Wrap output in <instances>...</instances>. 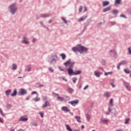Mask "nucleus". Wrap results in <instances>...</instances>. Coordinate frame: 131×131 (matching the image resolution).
<instances>
[{
    "label": "nucleus",
    "mask_w": 131,
    "mask_h": 131,
    "mask_svg": "<svg viewBox=\"0 0 131 131\" xmlns=\"http://www.w3.org/2000/svg\"><path fill=\"white\" fill-rule=\"evenodd\" d=\"M9 10L11 13V15H15L17 11H18V7L17 6V4L13 3L8 7Z\"/></svg>",
    "instance_id": "obj_1"
},
{
    "label": "nucleus",
    "mask_w": 131,
    "mask_h": 131,
    "mask_svg": "<svg viewBox=\"0 0 131 131\" xmlns=\"http://www.w3.org/2000/svg\"><path fill=\"white\" fill-rule=\"evenodd\" d=\"M57 59H58V56L54 54L51 56L49 59V62L50 65H55L57 63Z\"/></svg>",
    "instance_id": "obj_2"
},
{
    "label": "nucleus",
    "mask_w": 131,
    "mask_h": 131,
    "mask_svg": "<svg viewBox=\"0 0 131 131\" xmlns=\"http://www.w3.org/2000/svg\"><path fill=\"white\" fill-rule=\"evenodd\" d=\"M89 49L85 47L82 46L81 45H79V53L80 54H87Z\"/></svg>",
    "instance_id": "obj_3"
},
{
    "label": "nucleus",
    "mask_w": 131,
    "mask_h": 131,
    "mask_svg": "<svg viewBox=\"0 0 131 131\" xmlns=\"http://www.w3.org/2000/svg\"><path fill=\"white\" fill-rule=\"evenodd\" d=\"M108 54L110 57H112L113 58H117V57H118L117 52H116V50H110L108 52Z\"/></svg>",
    "instance_id": "obj_4"
},
{
    "label": "nucleus",
    "mask_w": 131,
    "mask_h": 131,
    "mask_svg": "<svg viewBox=\"0 0 131 131\" xmlns=\"http://www.w3.org/2000/svg\"><path fill=\"white\" fill-rule=\"evenodd\" d=\"M70 64L69 68L67 70L68 74H71V73H73V68H74V64H75V62H71L70 61V63H69Z\"/></svg>",
    "instance_id": "obj_5"
},
{
    "label": "nucleus",
    "mask_w": 131,
    "mask_h": 131,
    "mask_svg": "<svg viewBox=\"0 0 131 131\" xmlns=\"http://www.w3.org/2000/svg\"><path fill=\"white\" fill-rule=\"evenodd\" d=\"M21 43L23 45H26L27 46L30 43V41H29L28 38H27L26 36H23L22 40H21Z\"/></svg>",
    "instance_id": "obj_6"
},
{
    "label": "nucleus",
    "mask_w": 131,
    "mask_h": 131,
    "mask_svg": "<svg viewBox=\"0 0 131 131\" xmlns=\"http://www.w3.org/2000/svg\"><path fill=\"white\" fill-rule=\"evenodd\" d=\"M27 94V91L24 89H20L18 92V96H23Z\"/></svg>",
    "instance_id": "obj_7"
},
{
    "label": "nucleus",
    "mask_w": 131,
    "mask_h": 131,
    "mask_svg": "<svg viewBox=\"0 0 131 131\" xmlns=\"http://www.w3.org/2000/svg\"><path fill=\"white\" fill-rule=\"evenodd\" d=\"M79 74H81V71L77 70L75 72H74L73 71V73H71V74H69V75H70V76H71L72 75H79Z\"/></svg>",
    "instance_id": "obj_8"
},
{
    "label": "nucleus",
    "mask_w": 131,
    "mask_h": 131,
    "mask_svg": "<svg viewBox=\"0 0 131 131\" xmlns=\"http://www.w3.org/2000/svg\"><path fill=\"white\" fill-rule=\"evenodd\" d=\"M79 102V100H78V99H76L72 101H69V104H71L72 106H75V105H77V104H78Z\"/></svg>",
    "instance_id": "obj_9"
},
{
    "label": "nucleus",
    "mask_w": 131,
    "mask_h": 131,
    "mask_svg": "<svg viewBox=\"0 0 131 131\" xmlns=\"http://www.w3.org/2000/svg\"><path fill=\"white\" fill-rule=\"evenodd\" d=\"M27 120H28V118H27V116L25 115L24 116H22L21 117H20L19 119H18V121H27Z\"/></svg>",
    "instance_id": "obj_10"
},
{
    "label": "nucleus",
    "mask_w": 131,
    "mask_h": 131,
    "mask_svg": "<svg viewBox=\"0 0 131 131\" xmlns=\"http://www.w3.org/2000/svg\"><path fill=\"white\" fill-rule=\"evenodd\" d=\"M61 111H63L65 113H67V112H70V109L67 106H62L61 107Z\"/></svg>",
    "instance_id": "obj_11"
},
{
    "label": "nucleus",
    "mask_w": 131,
    "mask_h": 131,
    "mask_svg": "<svg viewBox=\"0 0 131 131\" xmlns=\"http://www.w3.org/2000/svg\"><path fill=\"white\" fill-rule=\"evenodd\" d=\"M73 52L76 53V52H79V45H78L76 46V47H73L72 48Z\"/></svg>",
    "instance_id": "obj_12"
},
{
    "label": "nucleus",
    "mask_w": 131,
    "mask_h": 131,
    "mask_svg": "<svg viewBox=\"0 0 131 131\" xmlns=\"http://www.w3.org/2000/svg\"><path fill=\"white\" fill-rule=\"evenodd\" d=\"M101 121L102 122V123H104V124H107L109 122V120L105 119V118H101Z\"/></svg>",
    "instance_id": "obj_13"
},
{
    "label": "nucleus",
    "mask_w": 131,
    "mask_h": 131,
    "mask_svg": "<svg viewBox=\"0 0 131 131\" xmlns=\"http://www.w3.org/2000/svg\"><path fill=\"white\" fill-rule=\"evenodd\" d=\"M85 117L86 118L87 121H88V122H90L91 121L92 116H91V115H89V113L85 114Z\"/></svg>",
    "instance_id": "obj_14"
},
{
    "label": "nucleus",
    "mask_w": 131,
    "mask_h": 131,
    "mask_svg": "<svg viewBox=\"0 0 131 131\" xmlns=\"http://www.w3.org/2000/svg\"><path fill=\"white\" fill-rule=\"evenodd\" d=\"M40 18H47L48 17H51V14H41L40 15Z\"/></svg>",
    "instance_id": "obj_15"
},
{
    "label": "nucleus",
    "mask_w": 131,
    "mask_h": 131,
    "mask_svg": "<svg viewBox=\"0 0 131 131\" xmlns=\"http://www.w3.org/2000/svg\"><path fill=\"white\" fill-rule=\"evenodd\" d=\"M50 105H51V104L50 103L49 101H46L45 104H43L42 107V108H47V107H48V106H50Z\"/></svg>",
    "instance_id": "obj_16"
},
{
    "label": "nucleus",
    "mask_w": 131,
    "mask_h": 131,
    "mask_svg": "<svg viewBox=\"0 0 131 131\" xmlns=\"http://www.w3.org/2000/svg\"><path fill=\"white\" fill-rule=\"evenodd\" d=\"M104 96L105 98H110L111 96V93H110L109 92H106L104 93Z\"/></svg>",
    "instance_id": "obj_17"
},
{
    "label": "nucleus",
    "mask_w": 131,
    "mask_h": 131,
    "mask_svg": "<svg viewBox=\"0 0 131 131\" xmlns=\"http://www.w3.org/2000/svg\"><path fill=\"white\" fill-rule=\"evenodd\" d=\"M111 10V7L108 6L103 9L102 12L103 13H106V12H108V11H110Z\"/></svg>",
    "instance_id": "obj_18"
},
{
    "label": "nucleus",
    "mask_w": 131,
    "mask_h": 131,
    "mask_svg": "<svg viewBox=\"0 0 131 131\" xmlns=\"http://www.w3.org/2000/svg\"><path fill=\"white\" fill-rule=\"evenodd\" d=\"M25 71H28V72H30L31 71V67L30 66H26V69Z\"/></svg>",
    "instance_id": "obj_19"
},
{
    "label": "nucleus",
    "mask_w": 131,
    "mask_h": 131,
    "mask_svg": "<svg viewBox=\"0 0 131 131\" xmlns=\"http://www.w3.org/2000/svg\"><path fill=\"white\" fill-rule=\"evenodd\" d=\"M87 17H88L87 16H82V17H80L78 20V22H81V21H84V20H85L86 19Z\"/></svg>",
    "instance_id": "obj_20"
},
{
    "label": "nucleus",
    "mask_w": 131,
    "mask_h": 131,
    "mask_svg": "<svg viewBox=\"0 0 131 131\" xmlns=\"http://www.w3.org/2000/svg\"><path fill=\"white\" fill-rule=\"evenodd\" d=\"M107 6H109V1H104L102 3V6L106 7Z\"/></svg>",
    "instance_id": "obj_21"
},
{
    "label": "nucleus",
    "mask_w": 131,
    "mask_h": 131,
    "mask_svg": "<svg viewBox=\"0 0 131 131\" xmlns=\"http://www.w3.org/2000/svg\"><path fill=\"white\" fill-rule=\"evenodd\" d=\"M119 63H120V65H126V64H127V61L121 60Z\"/></svg>",
    "instance_id": "obj_22"
},
{
    "label": "nucleus",
    "mask_w": 131,
    "mask_h": 131,
    "mask_svg": "<svg viewBox=\"0 0 131 131\" xmlns=\"http://www.w3.org/2000/svg\"><path fill=\"white\" fill-rule=\"evenodd\" d=\"M94 75H95V76H96V77H100L101 74H100V72L96 71L94 72Z\"/></svg>",
    "instance_id": "obj_23"
},
{
    "label": "nucleus",
    "mask_w": 131,
    "mask_h": 131,
    "mask_svg": "<svg viewBox=\"0 0 131 131\" xmlns=\"http://www.w3.org/2000/svg\"><path fill=\"white\" fill-rule=\"evenodd\" d=\"M112 13L113 15H115V16H116V14H118V10L116 9H114L112 11Z\"/></svg>",
    "instance_id": "obj_24"
},
{
    "label": "nucleus",
    "mask_w": 131,
    "mask_h": 131,
    "mask_svg": "<svg viewBox=\"0 0 131 131\" xmlns=\"http://www.w3.org/2000/svg\"><path fill=\"white\" fill-rule=\"evenodd\" d=\"M17 95V89H15L12 94H11V97H15Z\"/></svg>",
    "instance_id": "obj_25"
},
{
    "label": "nucleus",
    "mask_w": 131,
    "mask_h": 131,
    "mask_svg": "<svg viewBox=\"0 0 131 131\" xmlns=\"http://www.w3.org/2000/svg\"><path fill=\"white\" fill-rule=\"evenodd\" d=\"M70 62H71V59H69L68 61L63 63V65H64L66 67H68V64H70Z\"/></svg>",
    "instance_id": "obj_26"
},
{
    "label": "nucleus",
    "mask_w": 131,
    "mask_h": 131,
    "mask_svg": "<svg viewBox=\"0 0 131 131\" xmlns=\"http://www.w3.org/2000/svg\"><path fill=\"white\" fill-rule=\"evenodd\" d=\"M121 4V0H115V6H117V5Z\"/></svg>",
    "instance_id": "obj_27"
},
{
    "label": "nucleus",
    "mask_w": 131,
    "mask_h": 131,
    "mask_svg": "<svg viewBox=\"0 0 131 131\" xmlns=\"http://www.w3.org/2000/svg\"><path fill=\"white\" fill-rule=\"evenodd\" d=\"M57 100L60 101V102H63L64 101V98L60 96H57Z\"/></svg>",
    "instance_id": "obj_28"
},
{
    "label": "nucleus",
    "mask_w": 131,
    "mask_h": 131,
    "mask_svg": "<svg viewBox=\"0 0 131 131\" xmlns=\"http://www.w3.org/2000/svg\"><path fill=\"white\" fill-rule=\"evenodd\" d=\"M110 107H113V98H111L109 102Z\"/></svg>",
    "instance_id": "obj_29"
},
{
    "label": "nucleus",
    "mask_w": 131,
    "mask_h": 131,
    "mask_svg": "<svg viewBox=\"0 0 131 131\" xmlns=\"http://www.w3.org/2000/svg\"><path fill=\"white\" fill-rule=\"evenodd\" d=\"M33 100L35 102H38V101H40V98L38 97V94H37V95L36 96V97L34 98Z\"/></svg>",
    "instance_id": "obj_30"
},
{
    "label": "nucleus",
    "mask_w": 131,
    "mask_h": 131,
    "mask_svg": "<svg viewBox=\"0 0 131 131\" xmlns=\"http://www.w3.org/2000/svg\"><path fill=\"white\" fill-rule=\"evenodd\" d=\"M11 93H12V90H11L10 89L6 91V92H5V94H6V96H9L10 94H11Z\"/></svg>",
    "instance_id": "obj_31"
},
{
    "label": "nucleus",
    "mask_w": 131,
    "mask_h": 131,
    "mask_svg": "<svg viewBox=\"0 0 131 131\" xmlns=\"http://www.w3.org/2000/svg\"><path fill=\"white\" fill-rule=\"evenodd\" d=\"M31 124L32 125V126H37V122L34 121L31 122Z\"/></svg>",
    "instance_id": "obj_32"
},
{
    "label": "nucleus",
    "mask_w": 131,
    "mask_h": 131,
    "mask_svg": "<svg viewBox=\"0 0 131 131\" xmlns=\"http://www.w3.org/2000/svg\"><path fill=\"white\" fill-rule=\"evenodd\" d=\"M60 57H61V59L63 60H65L66 59V55L64 53H61L60 55Z\"/></svg>",
    "instance_id": "obj_33"
},
{
    "label": "nucleus",
    "mask_w": 131,
    "mask_h": 131,
    "mask_svg": "<svg viewBox=\"0 0 131 131\" xmlns=\"http://www.w3.org/2000/svg\"><path fill=\"white\" fill-rule=\"evenodd\" d=\"M12 68L11 69L12 70H16L17 69V64L15 63H13L12 64Z\"/></svg>",
    "instance_id": "obj_34"
},
{
    "label": "nucleus",
    "mask_w": 131,
    "mask_h": 131,
    "mask_svg": "<svg viewBox=\"0 0 131 131\" xmlns=\"http://www.w3.org/2000/svg\"><path fill=\"white\" fill-rule=\"evenodd\" d=\"M75 118L76 119V120L78 121V122H79V123H80L81 122V121H80V116H75Z\"/></svg>",
    "instance_id": "obj_35"
},
{
    "label": "nucleus",
    "mask_w": 131,
    "mask_h": 131,
    "mask_svg": "<svg viewBox=\"0 0 131 131\" xmlns=\"http://www.w3.org/2000/svg\"><path fill=\"white\" fill-rule=\"evenodd\" d=\"M124 71L125 73H127V74L130 73V71H129V70L128 69H124Z\"/></svg>",
    "instance_id": "obj_36"
},
{
    "label": "nucleus",
    "mask_w": 131,
    "mask_h": 131,
    "mask_svg": "<svg viewBox=\"0 0 131 131\" xmlns=\"http://www.w3.org/2000/svg\"><path fill=\"white\" fill-rule=\"evenodd\" d=\"M66 127L67 128V130L72 131V129H71V128H70L69 125H66Z\"/></svg>",
    "instance_id": "obj_37"
},
{
    "label": "nucleus",
    "mask_w": 131,
    "mask_h": 131,
    "mask_svg": "<svg viewBox=\"0 0 131 131\" xmlns=\"http://www.w3.org/2000/svg\"><path fill=\"white\" fill-rule=\"evenodd\" d=\"M61 19L63 21L65 24H66L67 25H68V23L67 22V20H66V19H65V18L62 17Z\"/></svg>",
    "instance_id": "obj_38"
},
{
    "label": "nucleus",
    "mask_w": 131,
    "mask_h": 131,
    "mask_svg": "<svg viewBox=\"0 0 131 131\" xmlns=\"http://www.w3.org/2000/svg\"><path fill=\"white\" fill-rule=\"evenodd\" d=\"M77 80V77H73L72 78V81L73 83H76V81Z\"/></svg>",
    "instance_id": "obj_39"
},
{
    "label": "nucleus",
    "mask_w": 131,
    "mask_h": 131,
    "mask_svg": "<svg viewBox=\"0 0 131 131\" xmlns=\"http://www.w3.org/2000/svg\"><path fill=\"white\" fill-rule=\"evenodd\" d=\"M68 92H69V93L70 94H72V93H73V89H71V88H69L68 89Z\"/></svg>",
    "instance_id": "obj_40"
},
{
    "label": "nucleus",
    "mask_w": 131,
    "mask_h": 131,
    "mask_svg": "<svg viewBox=\"0 0 131 131\" xmlns=\"http://www.w3.org/2000/svg\"><path fill=\"white\" fill-rule=\"evenodd\" d=\"M0 114H1V115L3 116V117L6 116V114L4 113V112H3V110L1 108H0Z\"/></svg>",
    "instance_id": "obj_41"
},
{
    "label": "nucleus",
    "mask_w": 131,
    "mask_h": 131,
    "mask_svg": "<svg viewBox=\"0 0 131 131\" xmlns=\"http://www.w3.org/2000/svg\"><path fill=\"white\" fill-rule=\"evenodd\" d=\"M128 122H129V118L126 119L124 122L125 124H128Z\"/></svg>",
    "instance_id": "obj_42"
},
{
    "label": "nucleus",
    "mask_w": 131,
    "mask_h": 131,
    "mask_svg": "<svg viewBox=\"0 0 131 131\" xmlns=\"http://www.w3.org/2000/svg\"><path fill=\"white\" fill-rule=\"evenodd\" d=\"M127 51L128 52L129 55H131V47H129L127 48Z\"/></svg>",
    "instance_id": "obj_43"
},
{
    "label": "nucleus",
    "mask_w": 131,
    "mask_h": 131,
    "mask_svg": "<svg viewBox=\"0 0 131 131\" xmlns=\"http://www.w3.org/2000/svg\"><path fill=\"white\" fill-rule=\"evenodd\" d=\"M113 72H107V73H104V75L105 76H107V75H108V74H112Z\"/></svg>",
    "instance_id": "obj_44"
},
{
    "label": "nucleus",
    "mask_w": 131,
    "mask_h": 131,
    "mask_svg": "<svg viewBox=\"0 0 131 131\" xmlns=\"http://www.w3.org/2000/svg\"><path fill=\"white\" fill-rule=\"evenodd\" d=\"M82 11V6H81L79 8V13H81Z\"/></svg>",
    "instance_id": "obj_45"
},
{
    "label": "nucleus",
    "mask_w": 131,
    "mask_h": 131,
    "mask_svg": "<svg viewBox=\"0 0 131 131\" xmlns=\"http://www.w3.org/2000/svg\"><path fill=\"white\" fill-rule=\"evenodd\" d=\"M40 24H41V25H42V27H44L45 28H47V27L45 26L42 21H40Z\"/></svg>",
    "instance_id": "obj_46"
},
{
    "label": "nucleus",
    "mask_w": 131,
    "mask_h": 131,
    "mask_svg": "<svg viewBox=\"0 0 131 131\" xmlns=\"http://www.w3.org/2000/svg\"><path fill=\"white\" fill-rule=\"evenodd\" d=\"M48 69L50 72H54V69H53L52 68L50 67L48 68Z\"/></svg>",
    "instance_id": "obj_47"
},
{
    "label": "nucleus",
    "mask_w": 131,
    "mask_h": 131,
    "mask_svg": "<svg viewBox=\"0 0 131 131\" xmlns=\"http://www.w3.org/2000/svg\"><path fill=\"white\" fill-rule=\"evenodd\" d=\"M39 114H40L41 118H43V112H41L39 113Z\"/></svg>",
    "instance_id": "obj_48"
},
{
    "label": "nucleus",
    "mask_w": 131,
    "mask_h": 131,
    "mask_svg": "<svg viewBox=\"0 0 131 131\" xmlns=\"http://www.w3.org/2000/svg\"><path fill=\"white\" fill-rule=\"evenodd\" d=\"M58 69H59V70H60V71H63V72L65 71V70H64V69H63L62 68V67H58Z\"/></svg>",
    "instance_id": "obj_49"
},
{
    "label": "nucleus",
    "mask_w": 131,
    "mask_h": 131,
    "mask_svg": "<svg viewBox=\"0 0 131 131\" xmlns=\"http://www.w3.org/2000/svg\"><path fill=\"white\" fill-rule=\"evenodd\" d=\"M47 99H48V97H47V96H43L42 97V100L43 101H45V100H47Z\"/></svg>",
    "instance_id": "obj_50"
},
{
    "label": "nucleus",
    "mask_w": 131,
    "mask_h": 131,
    "mask_svg": "<svg viewBox=\"0 0 131 131\" xmlns=\"http://www.w3.org/2000/svg\"><path fill=\"white\" fill-rule=\"evenodd\" d=\"M126 89L127 90V91H130V87L129 86H126Z\"/></svg>",
    "instance_id": "obj_51"
},
{
    "label": "nucleus",
    "mask_w": 131,
    "mask_h": 131,
    "mask_svg": "<svg viewBox=\"0 0 131 131\" xmlns=\"http://www.w3.org/2000/svg\"><path fill=\"white\" fill-rule=\"evenodd\" d=\"M34 94H36V95H37H37H38V93H37V92H36V91H34L31 93V95H34Z\"/></svg>",
    "instance_id": "obj_52"
},
{
    "label": "nucleus",
    "mask_w": 131,
    "mask_h": 131,
    "mask_svg": "<svg viewBox=\"0 0 131 131\" xmlns=\"http://www.w3.org/2000/svg\"><path fill=\"white\" fill-rule=\"evenodd\" d=\"M65 98L68 101H69V100H70V97L69 96H65Z\"/></svg>",
    "instance_id": "obj_53"
},
{
    "label": "nucleus",
    "mask_w": 131,
    "mask_h": 131,
    "mask_svg": "<svg viewBox=\"0 0 131 131\" xmlns=\"http://www.w3.org/2000/svg\"><path fill=\"white\" fill-rule=\"evenodd\" d=\"M120 66H121V64H120V63H119V64L117 67L118 70H119V69H120Z\"/></svg>",
    "instance_id": "obj_54"
},
{
    "label": "nucleus",
    "mask_w": 131,
    "mask_h": 131,
    "mask_svg": "<svg viewBox=\"0 0 131 131\" xmlns=\"http://www.w3.org/2000/svg\"><path fill=\"white\" fill-rule=\"evenodd\" d=\"M111 107H112V106H109V107L108 108V112H110V113L112 111V110L111 109Z\"/></svg>",
    "instance_id": "obj_55"
},
{
    "label": "nucleus",
    "mask_w": 131,
    "mask_h": 131,
    "mask_svg": "<svg viewBox=\"0 0 131 131\" xmlns=\"http://www.w3.org/2000/svg\"><path fill=\"white\" fill-rule=\"evenodd\" d=\"M12 107V104H7V108H11Z\"/></svg>",
    "instance_id": "obj_56"
},
{
    "label": "nucleus",
    "mask_w": 131,
    "mask_h": 131,
    "mask_svg": "<svg viewBox=\"0 0 131 131\" xmlns=\"http://www.w3.org/2000/svg\"><path fill=\"white\" fill-rule=\"evenodd\" d=\"M120 17H122V18H126V17L125 16V15H124V14H121L120 15Z\"/></svg>",
    "instance_id": "obj_57"
},
{
    "label": "nucleus",
    "mask_w": 131,
    "mask_h": 131,
    "mask_svg": "<svg viewBox=\"0 0 131 131\" xmlns=\"http://www.w3.org/2000/svg\"><path fill=\"white\" fill-rule=\"evenodd\" d=\"M43 86H45V85L41 84H39L38 88H43Z\"/></svg>",
    "instance_id": "obj_58"
},
{
    "label": "nucleus",
    "mask_w": 131,
    "mask_h": 131,
    "mask_svg": "<svg viewBox=\"0 0 131 131\" xmlns=\"http://www.w3.org/2000/svg\"><path fill=\"white\" fill-rule=\"evenodd\" d=\"M84 12H86L88 11V8H86V6L84 7Z\"/></svg>",
    "instance_id": "obj_59"
},
{
    "label": "nucleus",
    "mask_w": 131,
    "mask_h": 131,
    "mask_svg": "<svg viewBox=\"0 0 131 131\" xmlns=\"http://www.w3.org/2000/svg\"><path fill=\"white\" fill-rule=\"evenodd\" d=\"M110 23L112 25H115V22L114 21H111Z\"/></svg>",
    "instance_id": "obj_60"
},
{
    "label": "nucleus",
    "mask_w": 131,
    "mask_h": 131,
    "mask_svg": "<svg viewBox=\"0 0 131 131\" xmlns=\"http://www.w3.org/2000/svg\"><path fill=\"white\" fill-rule=\"evenodd\" d=\"M89 88V85H86L84 88H83V90H86V89H88Z\"/></svg>",
    "instance_id": "obj_61"
},
{
    "label": "nucleus",
    "mask_w": 131,
    "mask_h": 131,
    "mask_svg": "<svg viewBox=\"0 0 131 131\" xmlns=\"http://www.w3.org/2000/svg\"><path fill=\"white\" fill-rule=\"evenodd\" d=\"M36 40V38H33L32 40V42H35Z\"/></svg>",
    "instance_id": "obj_62"
},
{
    "label": "nucleus",
    "mask_w": 131,
    "mask_h": 131,
    "mask_svg": "<svg viewBox=\"0 0 131 131\" xmlns=\"http://www.w3.org/2000/svg\"><path fill=\"white\" fill-rule=\"evenodd\" d=\"M111 85H112V88H115V85H114V84H113V83H111Z\"/></svg>",
    "instance_id": "obj_63"
},
{
    "label": "nucleus",
    "mask_w": 131,
    "mask_h": 131,
    "mask_svg": "<svg viewBox=\"0 0 131 131\" xmlns=\"http://www.w3.org/2000/svg\"><path fill=\"white\" fill-rule=\"evenodd\" d=\"M17 131H24L23 129H19Z\"/></svg>",
    "instance_id": "obj_64"
}]
</instances>
